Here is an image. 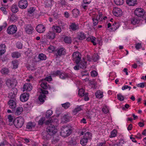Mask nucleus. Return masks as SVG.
<instances>
[{"mask_svg":"<svg viewBox=\"0 0 146 146\" xmlns=\"http://www.w3.org/2000/svg\"><path fill=\"white\" fill-rule=\"evenodd\" d=\"M73 129V127L70 125L62 126L61 128V136L64 137H68L71 134Z\"/></svg>","mask_w":146,"mask_h":146,"instance_id":"f257e3e1","label":"nucleus"},{"mask_svg":"<svg viewBox=\"0 0 146 146\" xmlns=\"http://www.w3.org/2000/svg\"><path fill=\"white\" fill-rule=\"evenodd\" d=\"M117 131L114 129L111 132V134L110 135V138H112L115 137L117 135Z\"/></svg>","mask_w":146,"mask_h":146,"instance_id":"37998d69","label":"nucleus"},{"mask_svg":"<svg viewBox=\"0 0 146 146\" xmlns=\"http://www.w3.org/2000/svg\"><path fill=\"white\" fill-rule=\"evenodd\" d=\"M7 26V24L6 22H5L3 23L2 25L0 26V32L3 29H4Z\"/></svg>","mask_w":146,"mask_h":146,"instance_id":"864d4df0","label":"nucleus"},{"mask_svg":"<svg viewBox=\"0 0 146 146\" xmlns=\"http://www.w3.org/2000/svg\"><path fill=\"white\" fill-rule=\"evenodd\" d=\"M135 48L137 50H138L142 47L141 43H138L135 44Z\"/></svg>","mask_w":146,"mask_h":146,"instance_id":"e2e57ef3","label":"nucleus"},{"mask_svg":"<svg viewBox=\"0 0 146 146\" xmlns=\"http://www.w3.org/2000/svg\"><path fill=\"white\" fill-rule=\"evenodd\" d=\"M47 38L49 39H53L55 37V33L52 31H49L46 35Z\"/></svg>","mask_w":146,"mask_h":146,"instance_id":"a211bd4d","label":"nucleus"},{"mask_svg":"<svg viewBox=\"0 0 146 146\" xmlns=\"http://www.w3.org/2000/svg\"><path fill=\"white\" fill-rule=\"evenodd\" d=\"M38 58L40 60H45L46 59V56L44 54L41 53L39 54Z\"/></svg>","mask_w":146,"mask_h":146,"instance_id":"58836bf2","label":"nucleus"},{"mask_svg":"<svg viewBox=\"0 0 146 146\" xmlns=\"http://www.w3.org/2000/svg\"><path fill=\"white\" fill-rule=\"evenodd\" d=\"M59 26L53 25L52 27V29L54 32H55L57 33H59L61 31V29L60 27H63L65 26V24L64 23L60 22L59 23Z\"/></svg>","mask_w":146,"mask_h":146,"instance_id":"423d86ee","label":"nucleus"},{"mask_svg":"<svg viewBox=\"0 0 146 146\" xmlns=\"http://www.w3.org/2000/svg\"><path fill=\"white\" fill-rule=\"evenodd\" d=\"M137 0H126V3L129 6H133L137 4Z\"/></svg>","mask_w":146,"mask_h":146,"instance_id":"6ab92c4d","label":"nucleus"},{"mask_svg":"<svg viewBox=\"0 0 146 146\" xmlns=\"http://www.w3.org/2000/svg\"><path fill=\"white\" fill-rule=\"evenodd\" d=\"M6 46L5 44L0 45V55L4 54L6 51Z\"/></svg>","mask_w":146,"mask_h":146,"instance_id":"b1692460","label":"nucleus"},{"mask_svg":"<svg viewBox=\"0 0 146 146\" xmlns=\"http://www.w3.org/2000/svg\"><path fill=\"white\" fill-rule=\"evenodd\" d=\"M73 60L75 61L77 64H79L81 60V54L78 51H76L74 52L72 54Z\"/></svg>","mask_w":146,"mask_h":146,"instance_id":"7ed1b4c3","label":"nucleus"},{"mask_svg":"<svg viewBox=\"0 0 146 146\" xmlns=\"http://www.w3.org/2000/svg\"><path fill=\"white\" fill-rule=\"evenodd\" d=\"M55 124H50L46 128V131L50 135H53L57 132V130Z\"/></svg>","mask_w":146,"mask_h":146,"instance_id":"f03ea898","label":"nucleus"},{"mask_svg":"<svg viewBox=\"0 0 146 146\" xmlns=\"http://www.w3.org/2000/svg\"><path fill=\"white\" fill-rule=\"evenodd\" d=\"M85 93H84V90L82 89H80L78 91V95L81 96H84Z\"/></svg>","mask_w":146,"mask_h":146,"instance_id":"a18cd8bd","label":"nucleus"},{"mask_svg":"<svg viewBox=\"0 0 146 146\" xmlns=\"http://www.w3.org/2000/svg\"><path fill=\"white\" fill-rule=\"evenodd\" d=\"M102 111L103 113H106L109 112V110L106 106H104L102 109Z\"/></svg>","mask_w":146,"mask_h":146,"instance_id":"680f3d73","label":"nucleus"},{"mask_svg":"<svg viewBox=\"0 0 146 146\" xmlns=\"http://www.w3.org/2000/svg\"><path fill=\"white\" fill-rule=\"evenodd\" d=\"M68 74L65 72L61 73L60 75V78L62 79H65L69 77Z\"/></svg>","mask_w":146,"mask_h":146,"instance_id":"c9c22d12","label":"nucleus"},{"mask_svg":"<svg viewBox=\"0 0 146 146\" xmlns=\"http://www.w3.org/2000/svg\"><path fill=\"white\" fill-rule=\"evenodd\" d=\"M8 104L11 108H14L16 107L15 102L13 100H10L8 102Z\"/></svg>","mask_w":146,"mask_h":146,"instance_id":"412c9836","label":"nucleus"},{"mask_svg":"<svg viewBox=\"0 0 146 146\" xmlns=\"http://www.w3.org/2000/svg\"><path fill=\"white\" fill-rule=\"evenodd\" d=\"M23 88L24 91H30L31 90L32 88V86L30 83H26L24 85Z\"/></svg>","mask_w":146,"mask_h":146,"instance_id":"ddd939ff","label":"nucleus"},{"mask_svg":"<svg viewBox=\"0 0 146 146\" xmlns=\"http://www.w3.org/2000/svg\"><path fill=\"white\" fill-rule=\"evenodd\" d=\"M14 125L17 128L21 127L24 122V119H15Z\"/></svg>","mask_w":146,"mask_h":146,"instance_id":"6e6552de","label":"nucleus"},{"mask_svg":"<svg viewBox=\"0 0 146 146\" xmlns=\"http://www.w3.org/2000/svg\"><path fill=\"white\" fill-rule=\"evenodd\" d=\"M95 40V37L93 36L88 37L86 39V40L88 41L91 42L94 45H96V43L94 41Z\"/></svg>","mask_w":146,"mask_h":146,"instance_id":"bb28decb","label":"nucleus"},{"mask_svg":"<svg viewBox=\"0 0 146 146\" xmlns=\"http://www.w3.org/2000/svg\"><path fill=\"white\" fill-rule=\"evenodd\" d=\"M61 72L59 70H57L56 71L54 72L52 74V75L53 76H58L59 75H60L61 74Z\"/></svg>","mask_w":146,"mask_h":146,"instance_id":"69168bd1","label":"nucleus"},{"mask_svg":"<svg viewBox=\"0 0 146 146\" xmlns=\"http://www.w3.org/2000/svg\"><path fill=\"white\" fill-rule=\"evenodd\" d=\"M52 135H50L49 133L47 131L43 133L42 135V138L45 140H48L51 138Z\"/></svg>","mask_w":146,"mask_h":146,"instance_id":"dca6fc26","label":"nucleus"},{"mask_svg":"<svg viewBox=\"0 0 146 146\" xmlns=\"http://www.w3.org/2000/svg\"><path fill=\"white\" fill-rule=\"evenodd\" d=\"M86 37L84 33L82 32H80L78 33V37L79 40H82L85 39Z\"/></svg>","mask_w":146,"mask_h":146,"instance_id":"5701e85b","label":"nucleus"},{"mask_svg":"<svg viewBox=\"0 0 146 146\" xmlns=\"http://www.w3.org/2000/svg\"><path fill=\"white\" fill-rule=\"evenodd\" d=\"M16 46L18 49H21L23 48V44L22 43L20 42H17L16 44Z\"/></svg>","mask_w":146,"mask_h":146,"instance_id":"603ef678","label":"nucleus"},{"mask_svg":"<svg viewBox=\"0 0 146 146\" xmlns=\"http://www.w3.org/2000/svg\"><path fill=\"white\" fill-rule=\"evenodd\" d=\"M69 29L72 31H74L78 30L79 29L78 25L76 24L75 23H71L69 26Z\"/></svg>","mask_w":146,"mask_h":146,"instance_id":"4468645a","label":"nucleus"},{"mask_svg":"<svg viewBox=\"0 0 146 146\" xmlns=\"http://www.w3.org/2000/svg\"><path fill=\"white\" fill-rule=\"evenodd\" d=\"M45 119H40L38 121V124L39 125H42L45 124Z\"/></svg>","mask_w":146,"mask_h":146,"instance_id":"13d9d810","label":"nucleus"},{"mask_svg":"<svg viewBox=\"0 0 146 146\" xmlns=\"http://www.w3.org/2000/svg\"><path fill=\"white\" fill-rule=\"evenodd\" d=\"M52 114V111L51 110H48L47 111L45 114V117H42L41 119H48Z\"/></svg>","mask_w":146,"mask_h":146,"instance_id":"7c9ffc66","label":"nucleus"},{"mask_svg":"<svg viewBox=\"0 0 146 146\" xmlns=\"http://www.w3.org/2000/svg\"><path fill=\"white\" fill-rule=\"evenodd\" d=\"M23 111V109L22 107H19L16 109L15 112V115H18L21 113Z\"/></svg>","mask_w":146,"mask_h":146,"instance_id":"c756f323","label":"nucleus"},{"mask_svg":"<svg viewBox=\"0 0 146 146\" xmlns=\"http://www.w3.org/2000/svg\"><path fill=\"white\" fill-rule=\"evenodd\" d=\"M46 97V95L44 94H40L39 96L38 100L42 104H43L44 102Z\"/></svg>","mask_w":146,"mask_h":146,"instance_id":"72a5a7b5","label":"nucleus"},{"mask_svg":"<svg viewBox=\"0 0 146 146\" xmlns=\"http://www.w3.org/2000/svg\"><path fill=\"white\" fill-rule=\"evenodd\" d=\"M36 31L39 33H43L45 31V28L42 25L39 24L36 27Z\"/></svg>","mask_w":146,"mask_h":146,"instance_id":"f8f14e48","label":"nucleus"},{"mask_svg":"<svg viewBox=\"0 0 146 146\" xmlns=\"http://www.w3.org/2000/svg\"><path fill=\"white\" fill-rule=\"evenodd\" d=\"M113 15L116 17H119L122 15V11L119 8H115L113 11Z\"/></svg>","mask_w":146,"mask_h":146,"instance_id":"9b49d317","label":"nucleus"},{"mask_svg":"<svg viewBox=\"0 0 146 146\" xmlns=\"http://www.w3.org/2000/svg\"><path fill=\"white\" fill-rule=\"evenodd\" d=\"M21 56V54L18 52H15L12 53V56L13 58H17Z\"/></svg>","mask_w":146,"mask_h":146,"instance_id":"a19ab883","label":"nucleus"},{"mask_svg":"<svg viewBox=\"0 0 146 146\" xmlns=\"http://www.w3.org/2000/svg\"><path fill=\"white\" fill-rule=\"evenodd\" d=\"M70 104L68 102H67L64 104H62V107H64L65 109L68 108L70 107Z\"/></svg>","mask_w":146,"mask_h":146,"instance_id":"09e8293b","label":"nucleus"},{"mask_svg":"<svg viewBox=\"0 0 146 146\" xmlns=\"http://www.w3.org/2000/svg\"><path fill=\"white\" fill-rule=\"evenodd\" d=\"M8 122L9 123L8 124L9 125H12L13 124H14L15 119H8Z\"/></svg>","mask_w":146,"mask_h":146,"instance_id":"0e129e2a","label":"nucleus"},{"mask_svg":"<svg viewBox=\"0 0 146 146\" xmlns=\"http://www.w3.org/2000/svg\"><path fill=\"white\" fill-rule=\"evenodd\" d=\"M11 10L14 13H16L18 11V8L16 5H13L11 7Z\"/></svg>","mask_w":146,"mask_h":146,"instance_id":"e433bc0d","label":"nucleus"},{"mask_svg":"<svg viewBox=\"0 0 146 146\" xmlns=\"http://www.w3.org/2000/svg\"><path fill=\"white\" fill-rule=\"evenodd\" d=\"M56 119H48L45 121V124L46 125H48L50 124H55L54 120Z\"/></svg>","mask_w":146,"mask_h":146,"instance_id":"f704fd0d","label":"nucleus"},{"mask_svg":"<svg viewBox=\"0 0 146 146\" xmlns=\"http://www.w3.org/2000/svg\"><path fill=\"white\" fill-rule=\"evenodd\" d=\"M12 63L13 64V68L14 69L17 68L18 67L19 64L17 60H14L12 61Z\"/></svg>","mask_w":146,"mask_h":146,"instance_id":"de8ad7c7","label":"nucleus"},{"mask_svg":"<svg viewBox=\"0 0 146 146\" xmlns=\"http://www.w3.org/2000/svg\"><path fill=\"white\" fill-rule=\"evenodd\" d=\"M88 139L87 137H84L80 140V143L82 145H85L88 142Z\"/></svg>","mask_w":146,"mask_h":146,"instance_id":"4c0bfd02","label":"nucleus"},{"mask_svg":"<svg viewBox=\"0 0 146 146\" xmlns=\"http://www.w3.org/2000/svg\"><path fill=\"white\" fill-rule=\"evenodd\" d=\"M1 74L4 75L7 74L9 72V69L6 68H4L0 71Z\"/></svg>","mask_w":146,"mask_h":146,"instance_id":"ea45409f","label":"nucleus"},{"mask_svg":"<svg viewBox=\"0 0 146 146\" xmlns=\"http://www.w3.org/2000/svg\"><path fill=\"white\" fill-rule=\"evenodd\" d=\"M58 5L62 7H66L68 4L66 1L65 0H59L58 1Z\"/></svg>","mask_w":146,"mask_h":146,"instance_id":"4be33fe9","label":"nucleus"},{"mask_svg":"<svg viewBox=\"0 0 146 146\" xmlns=\"http://www.w3.org/2000/svg\"><path fill=\"white\" fill-rule=\"evenodd\" d=\"M34 30L33 28L31 26V25H27L25 28V30L26 32L28 34H31L32 33V31Z\"/></svg>","mask_w":146,"mask_h":146,"instance_id":"2eb2a0df","label":"nucleus"},{"mask_svg":"<svg viewBox=\"0 0 146 146\" xmlns=\"http://www.w3.org/2000/svg\"><path fill=\"white\" fill-rule=\"evenodd\" d=\"M117 99L120 101H123L124 100V97L121 94H119L117 95Z\"/></svg>","mask_w":146,"mask_h":146,"instance_id":"8fccbe9b","label":"nucleus"},{"mask_svg":"<svg viewBox=\"0 0 146 146\" xmlns=\"http://www.w3.org/2000/svg\"><path fill=\"white\" fill-rule=\"evenodd\" d=\"M140 19L138 17H133L131 19V23L133 25L139 24L140 21Z\"/></svg>","mask_w":146,"mask_h":146,"instance_id":"393cba45","label":"nucleus"},{"mask_svg":"<svg viewBox=\"0 0 146 146\" xmlns=\"http://www.w3.org/2000/svg\"><path fill=\"white\" fill-rule=\"evenodd\" d=\"M47 84V83L46 82H42L41 84V86L43 89H46L48 88Z\"/></svg>","mask_w":146,"mask_h":146,"instance_id":"5fc2aeb1","label":"nucleus"},{"mask_svg":"<svg viewBox=\"0 0 146 146\" xmlns=\"http://www.w3.org/2000/svg\"><path fill=\"white\" fill-rule=\"evenodd\" d=\"M55 55L56 58L65 55L66 54V50L64 48H58L55 51Z\"/></svg>","mask_w":146,"mask_h":146,"instance_id":"39448f33","label":"nucleus"},{"mask_svg":"<svg viewBox=\"0 0 146 146\" xmlns=\"http://www.w3.org/2000/svg\"><path fill=\"white\" fill-rule=\"evenodd\" d=\"M17 30V28L15 25H12L9 26L7 28V32L9 35H13L15 33Z\"/></svg>","mask_w":146,"mask_h":146,"instance_id":"20e7f679","label":"nucleus"},{"mask_svg":"<svg viewBox=\"0 0 146 146\" xmlns=\"http://www.w3.org/2000/svg\"><path fill=\"white\" fill-rule=\"evenodd\" d=\"M82 110V109L81 108V106H78L77 107L75 108L72 111V115H76L79 111Z\"/></svg>","mask_w":146,"mask_h":146,"instance_id":"cd10ccee","label":"nucleus"},{"mask_svg":"<svg viewBox=\"0 0 146 146\" xmlns=\"http://www.w3.org/2000/svg\"><path fill=\"white\" fill-rule=\"evenodd\" d=\"M117 24L116 23H115L112 25V27L111 28V30H115L118 28V27H117Z\"/></svg>","mask_w":146,"mask_h":146,"instance_id":"6e6d98bb","label":"nucleus"},{"mask_svg":"<svg viewBox=\"0 0 146 146\" xmlns=\"http://www.w3.org/2000/svg\"><path fill=\"white\" fill-rule=\"evenodd\" d=\"M18 18L15 14H13L11 15L10 19L11 21H15L17 20Z\"/></svg>","mask_w":146,"mask_h":146,"instance_id":"3c124183","label":"nucleus"},{"mask_svg":"<svg viewBox=\"0 0 146 146\" xmlns=\"http://www.w3.org/2000/svg\"><path fill=\"white\" fill-rule=\"evenodd\" d=\"M52 0H46L45 1V4L46 7H50L52 3Z\"/></svg>","mask_w":146,"mask_h":146,"instance_id":"79ce46f5","label":"nucleus"},{"mask_svg":"<svg viewBox=\"0 0 146 146\" xmlns=\"http://www.w3.org/2000/svg\"><path fill=\"white\" fill-rule=\"evenodd\" d=\"M0 9L5 14H7V11L6 9L4 7H1L0 8Z\"/></svg>","mask_w":146,"mask_h":146,"instance_id":"774afa93","label":"nucleus"},{"mask_svg":"<svg viewBox=\"0 0 146 146\" xmlns=\"http://www.w3.org/2000/svg\"><path fill=\"white\" fill-rule=\"evenodd\" d=\"M95 95L97 98H101L103 96V92L100 90L97 91L95 93Z\"/></svg>","mask_w":146,"mask_h":146,"instance_id":"473e14b6","label":"nucleus"},{"mask_svg":"<svg viewBox=\"0 0 146 146\" xmlns=\"http://www.w3.org/2000/svg\"><path fill=\"white\" fill-rule=\"evenodd\" d=\"M64 42L66 44H70L72 42V38L70 36H65L64 39Z\"/></svg>","mask_w":146,"mask_h":146,"instance_id":"a878e982","label":"nucleus"},{"mask_svg":"<svg viewBox=\"0 0 146 146\" xmlns=\"http://www.w3.org/2000/svg\"><path fill=\"white\" fill-rule=\"evenodd\" d=\"M98 74L97 72L95 70L92 71L91 72V75L92 76L95 77L97 76Z\"/></svg>","mask_w":146,"mask_h":146,"instance_id":"bf43d9fd","label":"nucleus"},{"mask_svg":"<svg viewBox=\"0 0 146 146\" xmlns=\"http://www.w3.org/2000/svg\"><path fill=\"white\" fill-rule=\"evenodd\" d=\"M80 11L77 9H74L72 11V13L74 17H77L80 14Z\"/></svg>","mask_w":146,"mask_h":146,"instance_id":"c85d7f7f","label":"nucleus"},{"mask_svg":"<svg viewBox=\"0 0 146 146\" xmlns=\"http://www.w3.org/2000/svg\"><path fill=\"white\" fill-rule=\"evenodd\" d=\"M134 14L138 17L143 18V17L145 14V12L143 9L141 8H137L135 10Z\"/></svg>","mask_w":146,"mask_h":146,"instance_id":"0eeeda50","label":"nucleus"},{"mask_svg":"<svg viewBox=\"0 0 146 146\" xmlns=\"http://www.w3.org/2000/svg\"><path fill=\"white\" fill-rule=\"evenodd\" d=\"M28 5V2L26 0H20L19 2L18 6L21 9H26Z\"/></svg>","mask_w":146,"mask_h":146,"instance_id":"1a4fd4ad","label":"nucleus"},{"mask_svg":"<svg viewBox=\"0 0 146 146\" xmlns=\"http://www.w3.org/2000/svg\"><path fill=\"white\" fill-rule=\"evenodd\" d=\"M92 20L93 21L94 26H95L97 25L98 22V19H95L94 18H93L92 19Z\"/></svg>","mask_w":146,"mask_h":146,"instance_id":"052dcab7","label":"nucleus"},{"mask_svg":"<svg viewBox=\"0 0 146 146\" xmlns=\"http://www.w3.org/2000/svg\"><path fill=\"white\" fill-rule=\"evenodd\" d=\"M36 125V124L32 122H30L27 123L26 128L27 129L31 130L33 128L35 127Z\"/></svg>","mask_w":146,"mask_h":146,"instance_id":"f3484780","label":"nucleus"},{"mask_svg":"<svg viewBox=\"0 0 146 146\" xmlns=\"http://www.w3.org/2000/svg\"><path fill=\"white\" fill-rule=\"evenodd\" d=\"M99 57L98 55H94L92 56V59L94 62H96L99 60Z\"/></svg>","mask_w":146,"mask_h":146,"instance_id":"49530a36","label":"nucleus"},{"mask_svg":"<svg viewBox=\"0 0 146 146\" xmlns=\"http://www.w3.org/2000/svg\"><path fill=\"white\" fill-rule=\"evenodd\" d=\"M29 94L27 93H24L21 94L20 96V100L22 102L27 101L29 98Z\"/></svg>","mask_w":146,"mask_h":146,"instance_id":"9d476101","label":"nucleus"},{"mask_svg":"<svg viewBox=\"0 0 146 146\" xmlns=\"http://www.w3.org/2000/svg\"><path fill=\"white\" fill-rule=\"evenodd\" d=\"M53 141L55 142L56 143L59 140V138L58 136H55L53 137Z\"/></svg>","mask_w":146,"mask_h":146,"instance_id":"338daca9","label":"nucleus"},{"mask_svg":"<svg viewBox=\"0 0 146 146\" xmlns=\"http://www.w3.org/2000/svg\"><path fill=\"white\" fill-rule=\"evenodd\" d=\"M115 3L117 5H121L124 3L123 0H114Z\"/></svg>","mask_w":146,"mask_h":146,"instance_id":"c03bdc74","label":"nucleus"},{"mask_svg":"<svg viewBox=\"0 0 146 146\" xmlns=\"http://www.w3.org/2000/svg\"><path fill=\"white\" fill-rule=\"evenodd\" d=\"M79 65L80 68L85 69L87 67V62L84 61H81L80 62Z\"/></svg>","mask_w":146,"mask_h":146,"instance_id":"2f4dec72","label":"nucleus"},{"mask_svg":"<svg viewBox=\"0 0 146 146\" xmlns=\"http://www.w3.org/2000/svg\"><path fill=\"white\" fill-rule=\"evenodd\" d=\"M6 84L10 88H13V87H14L13 81L10 79H8L6 81Z\"/></svg>","mask_w":146,"mask_h":146,"instance_id":"aec40b11","label":"nucleus"},{"mask_svg":"<svg viewBox=\"0 0 146 146\" xmlns=\"http://www.w3.org/2000/svg\"><path fill=\"white\" fill-rule=\"evenodd\" d=\"M16 95V94L14 92H11L9 94V96L11 99H14L15 98Z\"/></svg>","mask_w":146,"mask_h":146,"instance_id":"4d7b16f0","label":"nucleus"}]
</instances>
